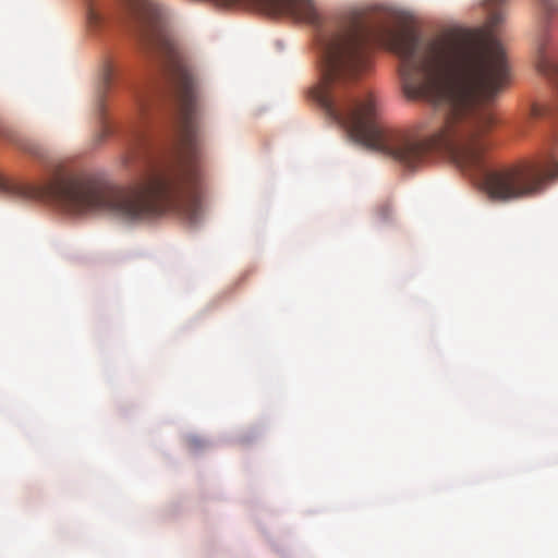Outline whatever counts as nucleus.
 <instances>
[{
    "label": "nucleus",
    "instance_id": "1",
    "mask_svg": "<svg viewBox=\"0 0 558 558\" xmlns=\"http://www.w3.org/2000/svg\"><path fill=\"white\" fill-rule=\"evenodd\" d=\"M143 48L161 62L173 89L174 140L169 154L154 156L153 144L137 128L123 156L125 166L140 163L143 172L128 190L92 175L58 172L43 184L5 178L0 191L24 201H43L60 210L83 216L104 213L125 222H137L172 213L190 223L202 217V181L198 118L201 82L182 53L167 23V10L150 0H122Z\"/></svg>",
    "mask_w": 558,
    "mask_h": 558
},
{
    "label": "nucleus",
    "instance_id": "2",
    "mask_svg": "<svg viewBox=\"0 0 558 558\" xmlns=\"http://www.w3.org/2000/svg\"><path fill=\"white\" fill-rule=\"evenodd\" d=\"M86 17L89 27H100L106 19L105 4L100 0H86Z\"/></svg>",
    "mask_w": 558,
    "mask_h": 558
},
{
    "label": "nucleus",
    "instance_id": "3",
    "mask_svg": "<svg viewBox=\"0 0 558 558\" xmlns=\"http://www.w3.org/2000/svg\"><path fill=\"white\" fill-rule=\"evenodd\" d=\"M548 111L549 109L547 107H542L539 105L533 104L530 109V117L533 119L541 118L547 114Z\"/></svg>",
    "mask_w": 558,
    "mask_h": 558
},
{
    "label": "nucleus",
    "instance_id": "4",
    "mask_svg": "<svg viewBox=\"0 0 558 558\" xmlns=\"http://www.w3.org/2000/svg\"><path fill=\"white\" fill-rule=\"evenodd\" d=\"M543 7L549 12L558 11V0H541Z\"/></svg>",
    "mask_w": 558,
    "mask_h": 558
},
{
    "label": "nucleus",
    "instance_id": "5",
    "mask_svg": "<svg viewBox=\"0 0 558 558\" xmlns=\"http://www.w3.org/2000/svg\"><path fill=\"white\" fill-rule=\"evenodd\" d=\"M113 72L111 68L107 66L104 72V85L107 88L110 84V81L112 80Z\"/></svg>",
    "mask_w": 558,
    "mask_h": 558
},
{
    "label": "nucleus",
    "instance_id": "6",
    "mask_svg": "<svg viewBox=\"0 0 558 558\" xmlns=\"http://www.w3.org/2000/svg\"><path fill=\"white\" fill-rule=\"evenodd\" d=\"M138 106H140L141 111H144V110H145V106H146V105L144 104V101H143V100H141V101H140Z\"/></svg>",
    "mask_w": 558,
    "mask_h": 558
},
{
    "label": "nucleus",
    "instance_id": "7",
    "mask_svg": "<svg viewBox=\"0 0 558 558\" xmlns=\"http://www.w3.org/2000/svg\"><path fill=\"white\" fill-rule=\"evenodd\" d=\"M98 109H99V112L102 113V110H104V105H102V100H99V104H98Z\"/></svg>",
    "mask_w": 558,
    "mask_h": 558
},
{
    "label": "nucleus",
    "instance_id": "8",
    "mask_svg": "<svg viewBox=\"0 0 558 558\" xmlns=\"http://www.w3.org/2000/svg\"><path fill=\"white\" fill-rule=\"evenodd\" d=\"M381 217H383V218H387L388 216H387L385 213H383V214H381Z\"/></svg>",
    "mask_w": 558,
    "mask_h": 558
}]
</instances>
